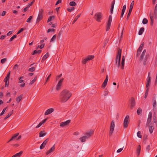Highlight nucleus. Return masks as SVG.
Returning <instances> with one entry per match:
<instances>
[{
  "mask_svg": "<svg viewBox=\"0 0 157 157\" xmlns=\"http://www.w3.org/2000/svg\"><path fill=\"white\" fill-rule=\"evenodd\" d=\"M71 92L69 90H63L59 94L60 101L61 103H65L71 98Z\"/></svg>",
  "mask_w": 157,
  "mask_h": 157,
  "instance_id": "nucleus-1",
  "label": "nucleus"
},
{
  "mask_svg": "<svg viewBox=\"0 0 157 157\" xmlns=\"http://www.w3.org/2000/svg\"><path fill=\"white\" fill-rule=\"evenodd\" d=\"M150 17L151 19V24L152 25L154 22V17L155 18H157V4H156L155 6L153 16V13L151 12L149 14Z\"/></svg>",
  "mask_w": 157,
  "mask_h": 157,
  "instance_id": "nucleus-2",
  "label": "nucleus"
},
{
  "mask_svg": "<svg viewBox=\"0 0 157 157\" xmlns=\"http://www.w3.org/2000/svg\"><path fill=\"white\" fill-rule=\"evenodd\" d=\"M121 49H120L119 48L116 59V63L118 67H119L120 66V62L121 59Z\"/></svg>",
  "mask_w": 157,
  "mask_h": 157,
  "instance_id": "nucleus-3",
  "label": "nucleus"
},
{
  "mask_svg": "<svg viewBox=\"0 0 157 157\" xmlns=\"http://www.w3.org/2000/svg\"><path fill=\"white\" fill-rule=\"evenodd\" d=\"M129 116L127 115L125 117L123 122V127L124 128H126L128 126L129 122Z\"/></svg>",
  "mask_w": 157,
  "mask_h": 157,
  "instance_id": "nucleus-4",
  "label": "nucleus"
},
{
  "mask_svg": "<svg viewBox=\"0 0 157 157\" xmlns=\"http://www.w3.org/2000/svg\"><path fill=\"white\" fill-rule=\"evenodd\" d=\"M115 127V121L113 120L112 121L110 128L109 135L111 136L113 132Z\"/></svg>",
  "mask_w": 157,
  "mask_h": 157,
  "instance_id": "nucleus-5",
  "label": "nucleus"
},
{
  "mask_svg": "<svg viewBox=\"0 0 157 157\" xmlns=\"http://www.w3.org/2000/svg\"><path fill=\"white\" fill-rule=\"evenodd\" d=\"M44 13V10L43 9H41L39 11V14L38 15L36 22H39L40 20L42 19L43 17V13Z\"/></svg>",
  "mask_w": 157,
  "mask_h": 157,
  "instance_id": "nucleus-6",
  "label": "nucleus"
},
{
  "mask_svg": "<svg viewBox=\"0 0 157 157\" xmlns=\"http://www.w3.org/2000/svg\"><path fill=\"white\" fill-rule=\"evenodd\" d=\"M144 42H143L140 45L139 48L137 49L136 54V56L138 57L140 55L142 50L143 49L144 46Z\"/></svg>",
  "mask_w": 157,
  "mask_h": 157,
  "instance_id": "nucleus-7",
  "label": "nucleus"
},
{
  "mask_svg": "<svg viewBox=\"0 0 157 157\" xmlns=\"http://www.w3.org/2000/svg\"><path fill=\"white\" fill-rule=\"evenodd\" d=\"M10 71L7 74L6 77L5 78V79H4V81L5 82V87L8 86L9 82V78H10Z\"/></svg>",
  "mask_w": 157,
  "mask_h": 157,
  "instance_id": "nucleus-8",
  "label": "nucleus"
},
{
  "mask_svg": "<svg viewBox=\"0 0 157 157\" xmlns=\"http://www.w3.org/2000/svg\"><path fill=\"white\" fill-rule=\"evenodd\" d=\"M95 19L98 22L100 21L102 17V14L101 13H98L95 15Z\"/></svg>",
  "mask_w": 157,
  "mask_h": 157,
  "instance_id": "nucleus-9",
  "label": "nucleus"
},
{
  "mask_svg": "<svg viewBox=\"0 0 157 157\" xmlns=\"http://www.w3.org/2000/svg\"><path fill=\"white\" fill-rule=\"evenodd\" d=\"M94 131L93 130H90L85 133V136L87 139L90 137L93 134Z\"/></svg>",
  "mask_w": 157,
  "mask_h": 157,
  "instance_id": "nucleus-10",
  "label": "nucleus"
},
{
  "mask_svg": "<svg viewBox=\"0 0 157 157\" xmlns=\"http://www.w3.org/2000/svg\"><path fill=\"white\" fill-rule=\"evenodd\" d=\"M63 79H61L59 82L58 84H57L56 87V90H59L61 88L62 86V82L63 81Z\"/></svg>",
  "mask_w": 157,
  "mask_h": 157,
  "instance_id": "nucleus-11",
  "label": "nucleus"
},
{
  "mask_svg": "<svg viewBox=\"0 0 157 157\" xmlns=\"http://www.w3.org/2000/svg\"><path fill=\"white\" fill-rule=\"evenodd\" d=\"M130 107L132 109L135 105L136 102L135 100L133 98H132L130 100Z\"/></svg>",
  "mask_w": 157,
  "mask_h": 157,
  "instance_id": "nucleus-12",
  "label": "nucleus"
},
{
  "mask_svg": "<svg viewBox=\"0 0 157 157\" xmlns=\"http://www.w3.org/2000/svg\"><path fill=\"white\" fill-rule=\"evenodd\" d=\"M152 116V113L151 112H150L148 114V117L146 124V126H147L151 122V120Z\"/></svg>",
  "mask_w": 157,
  "mask_h": 157,
  "instance_id": "nucleus-13",
  "label": "nucleus"
},
{
  "mask_svg": "<svg viewBox=\"0 0 157 157\" xmlns=\"http://www.w3.org/2000/svg\"><path fill=\"white\" fill-rule=\"evenodd\" d=\"M71 122L70 120H68L65 122H62L60 123V126L61 127H64L69 124Z\"/></svg>",
  "mask_w": 157,
  "mask_h": 157,
  "instance_id": "nucleus-14",
  "label": "nucleus"
},
{
  "mask_svg": "<svg viewBox=\"0 0 157 157\" xmlns=\"http://www.w3.org/2000/svg\"><path fill=\"white\" fill-rule=\"evenodd\" d=\"M152 106H153V109L154 111H155L156 110V107L157 106V103L156 100L155 99H153L152 100Z\"/></svg>",
  "mask_w": 157,
  "mask_h": 157,
  "instance_id": "nucleus-15",
  "label": "nucleus"
},
{
  "mask_svg": "<svg viewBox=\"0 0 157 157\" xmlns=\"http://www.w3.org/2000/svg\"><path fill=\"white\" fill-rule=\"evenodd\" d=\"M54 111V109L53 108H50L48 109L45 112L44 115H48L53 112Z\"/></svg>",
  "mask_w": 157,
  "mask_h": 157,
  "instance_id": "nucleus-16",
  "label": "nucleus"
},
{
  "mask_svg": "<svg viewBox=\"0 0 157 157\" xmlns=\"http://www.w3.org/2000/svg\"><path fill=\"white\" fill-rule=\"evenodd\" d=\"M150 73H149L147 77V81L146 82V87L147 88H148V86L150 84L151 82V77L150 76Z\"/></svg>",
  "mask_w": 157,
  "mask_h": 157,
  "instance_id": "nucleus-17",
  "label": "nucleus"
},
{
  "mask_svg": "<svg viewBox=\"0 0 157 157\" xmlns=\"http://www.w3.org/2000/svg\"><path fill=\"white\" fill-rule=\"evenodd\" d=\"M55 149V145H54L48 151L46 152V154L48 155V154L54 151Z\"/></svg>",
  "mask_w": 157,
  "mask_h": 157,
  "instance_id": "nucleus-18",
  "label": "nucleus"
},
{
  "mask_svg": "<svg viewBox=\"0 0 157 157\" xmlns=\"http://www.w3.org/2000/svg\"><path fill=\"white\" fill-rule=\"evenodd\" d=\"M125 59L124 56H122V58L121 63V69H123L124 67V62Z\"/></svg>",
  "mask_w": 157,
  "mask_h": 157,
  "instance_id": "nucleus-19",
  "label": "nucleus"
},
{
  "mask_svg": "<svg viewBox=\"0 0 157 157\" xmlns=\"http://www.w3.org/2000/svg\"><path fill=\"white\" fill-rule=\"evenodd\" d=\"M146 50L145 49H144L143 50V52H142V54H141V55L140 56V60L142 61L143 60V59L144 56V55L146 53Z\"/></svg>",
  "mask_w": 157,
  "mask_h": 157,
  "instance_id": "nucleus-20",
  "label": "nucleus"
},
{
  "mask_svg": "<svg viewBox=\"0 0 157 157\" xmlns=\"http://www.w3.org/2000/svg\"><path fill=\"white\" fill-rule=\"evenodd\" d=\"M47 119L46 118L43 120L42 121L40 122L39 124L36 127V128H38L40 127L42 124H44L45 122H46V121L47 120Z\"/></svg>",
  "mask_w": 157,
  "mask_h": 157,
  "instance_id": "nucleus-21",
  "label": "nucleus"
},
{
  "mask_svg": "<svg viewBox=\"0 0 157 157\" xmlns=\"http://www.w3.org/2000/svg\"><path fill=\"white\" fill-rule=\"evenodd\" d=\"M23 151H21L19 153H16L15 154L13 155L11 157H20Z\"/></svg>",
  "mask_w": 157,
  "mask_h": 157,
  "instance_id": "nucleus-22",
  "label": "nucleus"
},
{
  "mask_svg": "<svg viewBox=\"0 0 157 157\" xmlns=\"http://www.w3.org/2000/svg\"><path fill=\"white\" fill-rule=\"evenodd\" d=\"M140 150H141L140 145H139L138 146L137 149V153L138 156H139L140 153Z\"/></svg>",
  "mask_w": 157,
  "mask_h": 157,
  "instance_id": "nucleus-23",
  "label": "nucleus"
},
{
  "mask_svg": "<svg viewBox=\"0 0 157 157\" xmlns=\"http://www.w3.org/2000/svg\"><path fill=\"white\" fill-rule=\"evenodd\" d=\"M46 134V133L44 131H41L39 133V137H43Z\"/></svg>",
  "mask_w": 157,
  "mask_h": 157,
  "instance_id": "nucleus-24",
  "label": "nucleus"
},
{
  "mask_svg": "<svg viewBox=\"0 0 157 157\" xmlns=\"http://www.w3.org/2000/svg\"><path fill=\"white\" fill-rule=\"evenodd\" d=\"M134 4V1H133L132 2H131V3L130 4L129 11H130V12L132 11Z\"/></svg>",
  "mask_w": 157,
  "mask_h": 157,
  "instance_id": "nucleus-25",
  "label": "nucleus"
},
{
  "mask_svg": "<svg viewBox=\"0 0 157 157\" xmlns=\"http://www.w3.org/2000/svg\"><path fill=\"white\" fill-rule=\"evenodd\" d=\"M144 28H143V27L141 28L140 29L139 31V32H138L139 35H141L143 34V33L144 32Z\"/></svg>",
  "mask_w": 157,
  "mask_h": 157,
  "instance_id": "nucleus-26",
  "label": "nucleus"
},
{
  "mask_svg": "<svg viewBox=\"0 0 157 157\" xmlns=\"http://www.w3.org/2000/svg\"><path fill=\"white\" fill-rule=\"evenodd\" d=\"M49 57V55L48 53H47L45 55H44L41 61H44L46 59Z\"/></svg>",
  "mask_w": 157,
  "mask_h": 157,
  "instance_id": "nucleus-27",
  "label": "nucleus"
},
{
  "mask_svg": "<svg viewBox=\"0 0 157 157\" xmlns=\"http://www.w3.org/2000/svg\"><path fill=\"white\" fill-rule=\"evenodd\" d=\"M19 133H16L14 134L12 137V139H13V140H17V136H18Z\"/></svg>",
  "mask_w": 157,
  "mask_h": 157,
  "instance_id": "nucleus-28",
  "label": "nucleus"
},
{
  "mask_svg": "<svg viewBox=\"0 0 157 157\" xmlns=\"http://www.w3.org/2000/svg\"><path fill=\"white\" fill-rule=\"evenodd\" d=\"M87 139L85 136H83L80 138L79 139L82 142H84L86 141V140Z\"/></svg>",
  "mask_w": 157,
  "mask_h": 157,
  "instance_id": "nucleus-29",
  "label": "nucleus"
},
{
  "mask_svg": "<svg viewBox=\"0 0 157 157\" xmlns=\"http://www.w3.org/2000/svg\"><path fill=\"white\" fill-rule=\"evenodd\" d=\"M13 111L9 113L4 118V120H6L10 117L13 114Z\"/></svg>",
  "mask_w": 157,
  "mask_h": 157,
  "instance_id": "nucleus-30",
  "label": "nucleus"
},
{
  "mask_svg": "<svg viewBox=\"0 0 157 157\" xmlns=\"http://www.w3.org/2000/svg\"><path fill=\"white\" fill-rule=\"evenodd\" d=\"M41 52V50H35L33 52L32 54L34 55L36 54H40V53Z\"/></svg>",
  "mask_w": 157,
  "mask_h": 157,
  "instance_id": "nucleus-31",
  "label": "nucleus"
},
{
  "mask_svg": "<svg viewBox=\"0 0 157 157\" xmlns=\"http://www.w3.org/2000/svg\"><path fill=\"white\" fill-rule=\"evenodd\" d=\"M22 96L21 95L16 98V101L17 103H19L20 101L22 98Z\"/></svg>",
  "mask_w": 157,
  "mask_h": 157,
  "instance_id": "nucleus-32",
  "label": "nucleus"
},
{
  "mask_svg": "<svg viewBox=\"0 0 157 157\" xmlns=\"http://www.w3.org/2000/svg\"><path fill=\"white\" fill-rule=\"evenodd\" d=\"M80 14H78L75 17L72 22V24H74L76 21L80 17Z\"/></svg>",
  "mask_w": 157,
  "mask_h": 157,
  "instance_id": "nucleus-33",
  "label": "nucleus"
},
{
  "mask_svg": "<svg viewBox=\"0 0 157 157\" xmlns=\"http://www.w3.org/2000/svg\"><path fill=\"white\" fill-rule=\"evenodd\" d=\"M154 127L152 126H150L149 127V130L150 133H152L153 132Z\"/></svg>",
  "mask_w": 157,
  "mask_h": 157,
  "instance_id": "nucleus-34",
  "label": "nucleus"
},
{
  "mask_svg": "<svg viewBox=\"0 0 157 157\" xmlns=\"http://www.w3.org/2000/svg\"><path fill=\"white\" fill-rule=\"evenodd\" d=\"M142 109L140 108H139L137 110V113H138V114L139 115H140L142 113Z\"/></svg>",
  "mask_w": 157,
  "mask_h": 157,
  "instance_id": "nucleus-35",
  "label": "nucleus"
},
{
  "mask_svg": "<svg viewBox=\"0 0 157 157\" xmlns=\"http://www.w3.org/2000/svg\"><path fill=\"white\" fill-rule=\"evenodd\" d=\"M54 16H50L48 19L47 22H49L52 21V19L54 18Z\"/></svg>",
  "mask_w": 157,
  "mask_h": 157,
  "instance_id": "nucleus-36",
  "label": "nucleus"
},
{
  "mask_svg": "<svg viewBox=\"0 0 157 157\" xmlns=\"http://www.w3.org/2000/svg\"><path fill=\"white\" fill-rule=\"evenodd\" d=\"M37 77H35L29 83V85H31L33 84L36 80L37 79Z\"/></svg>",
  "mask_w": 157,
  "mask_h": 157,
  "instance_id": "nucleus-37",
  "label": "nucleus"
},
{
  "mask_svg": "<svg viewBox=\"0 0 157 157\" xmlns=\"http://www.w3.org/2000/svg\"><path fill=\"white\" fill-rule=\"evenodd\" d=\"M110 25L111 23H107L106 27V30L107 31H108L109 30L110 27Z\"/></svg>",
  "mask_w": 157,
  "mask_h": 157,
  "instance_id": "nucleus-38",
  "label": "nucleus"
},
{
  "mask_svg": "<svg viewBox=\"0 0 157 157\" xmlns=\"http://www.w3.org/2000/svg\"><path fill=\"white\" fill-rule=\"evenodd\" d=\"M87 59L88 61L92 60L94 58V56L93 55L89 56L87 57Z\"/></svg>",
  "mask_w": 157,
  "mask_h": 157,
  "instance_id": "nucleus-39",
  "label": "nucleus"
},
{
  "mask_svg": "<svg viewBox=\"0 0 157 157\" xmlns=\"http://www.w3.org/2000/svg\"><path fill=\"white\" fill-rule=\"evenodd\" d=\"M56 35H54L51 39V42H53L55 41L56 39Z\"/></svg>",
  "mask_w": 157,
  "mask_h": 157,
  "instance_id": "nucleus-40",
  "label": "nucleus"
},
{
  "mask_svg": "<svg viewBox=\"0 0 157 157\" xmlns=\"http://www.w3.org/2000/svg\"><path fill=\"white\" fill-rule=\"evenodd\" d=\"M32 18L33 16H30L27 19L26 21L29 23H30Z\"/></svg>",
  "mask_w": 157,
  "mask_h": 157,
  "instance_id": "nucleus-41",
  "label": "nucleus"
},
{
  "mask_svg": "<svg viewBox=\"0 0 157 157\" xmlns=\"http://www.w3.org/2000/svg\"><path fill=\"white\" fill-rule=\"evenodd\" d=\"M69 5L71 6H75L76 5V4L75 2L72 1L70 2Z\"/></svg>",
  "mask_w": 157,
  "mask_h": 157,
  "instance_id": "nucleus-42",
  "label": "nucleus"
},
{
  "mask_svg": "<svg viewBox=\"0 0 157 157\" xmlns=\"http://www.w3.org/2000/svg\"><path fill=\"white\" fill-rule=\"evenodd\" d=\"M148 88H147L145 93V95H144V98H146L147 97V96L148 95Z\"/></svg>",
  "mask_w": 157,
  "mask_h": 157,
  "instance_id": "nucleus-43",
  "label": "nucleus"
},
{
  "mask_svg": "<svg viewBox=\"0 0 157 157\" xmlns=\"http://www.w3.org/2000/svg\"><path fill=\"white\" fill-rule=\"evenodd\" d=\"M148 21L145 18H144L143 20L142 23L144 24H146L147 23Z\"/></svg>",
  "mask_w": 157,
  "mask_h": 157,
  "instance_id": "nucleus-44",
  "label": "nucleus"
},
{
  "mask_svg": "<svg viewBox=\"0 0 157 157\" xmlns=\"http://www.w3.org/2000/svg\"><path fill=\"white\" fill-rule=\"evenodd\" d=\"M17 37V35H14L12 37H11L10 39L9 40V41L11 42L14 39L16 38Z\"/></svg>",
  "mask_w": 157,
  "mask_h": 157,
  "instance_id": "nucleus-45",
  "label": "nucleus"
},
{
  "mask_svg": "<svg viewBox=\"0 0 157 157\" xmlns=\"http://www.w3.org/2000/svg\"><path fill=\"white\" fill-rule=\"evenodd\" d=\"M35 67H32L30 68H29V71L31 72H33L35 71Z\"/></svg>",
  "mask_w": 157,
  "mask_h": 157,
  "instance_id": "nucleus-46",
  "label": "nucleus"
},
{
  "mask_svg": "<svg viewBox=\"0 0 157 157\" xmlns=\"http://www.w3.org/2000/svg\"><path fill=\"white\" fill-rule=\"evenodd\" d=\"M112 21V17L111 15L109 16L108 21V23H111Z\"/></svg>",
  "mask_w": 157,
  "mask_h": 157,
  "instance_id": "nucleus-47",
  "label": "nucleus"
},
{
  "mask_svg": "<svg viewBox=\"0 0 157 157\" xmlns=\"http://www.w3.org/2000/svg\"><path fill=\"white\" fill-rule=\"evenodd\" d=\"M25 29V28H22L21 29L17 32L16 35H17L20 33L21 32H22Z\"/></svg>",
  "mask_w": 157,
  "mask_h": 157,
  "instance_id": "nucleus-48",
  "label": "nucleus"
},
{
  "mask_svg": "<svg viewBox=\"0 0 157 157\" xmlns=\"http://www.w3.org/2000/svg\"><path fill=\"white\" fill-rule=\"evenodd\" d=\"M75 9V8L74 7H70L67 9V10L69 12H71Z\"/></svg>",
  "mask_w": 157,
  "mask_h": 157,
  "instance_id": "nucleus-49",
  "label": "nucleus"
},
{
  "mask_svg": "<svg viewBox=\"0 0 157 157\" xmlns=\"http://www.w3.org/2000/svg\"><path fill=\"white\" fill-rule=\"evenodd\" d=\"M88 61V60L87 58H86V59H84L83 60V61L82 62V63L83 64H85Z\"/></svg>",
  "mask_w": 157,
  "mask_h": 157,
  "instance_id": "nucleus-50",
  "label": "nucleus"
},
{
  "mask_svg": "<svg viewBox=\"0 0 157 157\" xmlns=\"http://www.w3.org/2000/svg\"><path fill=\"white\" fill-rule=\"evenodd\" d=\"M7 108H4L1 113L0 114V116H2L3 114L5 113V112Z\"/></svg>",
  "mask_w": 157,
  "mask_h": 157,
  "instance_id": "nucleus-51",
  "label": "nucleus"
},
{
  "mask_svg": "<svg viewBox=\"0 0 157 157\" xmlns=\"http://www.w3.org/2000/svg\"><path fill=\"white\" fill-rule=\"evenodd\" d=\"M137 136L140 138H141L142 137V136L141 135V132L140 131H138L137 132Z\"/></svg>",
  "mask_w": 157,
  "mask_h": 157,
  "instance_id": "nucleus-52",
  "label": "nucleus"
},
{
  "mask_svg": "<svg viewBox=\"0 0 157 157\" xmlns=\"http://www.w3.org/2000/svg\"><path fill=\"white\" fill-rule=\"evenodd\" d=\"M156 117L155 116V113H154L153 117V120L154 123H156L157 122Z\"/></svg>",
  "mask_w": 157,
  "mask_h": 157,
  "instance_id": "nucleus-53",
  "label": "nucleus"
},
{
  "mask_svg": "<svg viewBox=\"0 0 157 157\" xmlns=\"http://www.w3.org/2000/svg\"><path fill=\"white\" fill-rule=\"evenodd\" d=\"M109 92V91L105 89L104 92V95L105 96H107Z\"/></svg>",
  "mask_w": 157,
  "mask_h": 157,
  "instance_id": "nucleus-54",
  "label": "nucleus"
},
{
  "mask_svg": "<svg viewBox=\"0 0 157 157\" xmlns=\"http://www.w3.org/2000/svg\"><path fill=\"white\" fill-rule=\"evenodd\" d=\"M45 145H44V144H43L42 143L40 145V149H43L45 147Z\"/></svg>",
  "mask_w": 157,
  "mask_h": 157,
  "instance_id": "nucleus-55",
  "label": "nucleus"
},
{
  "mask_svg": "<svg viewBox=\"0 0 157 157\" xmlns=\"http://www.w3.org/2000/svg\"><path fill=\"white\" fill-rule=\"evenodd\" d=\"M6 61V58H4L2 59L1 60V62L3 64Z\"/></svg>",
  "mask_w": 157,
  "mask_h": 157,
  "instance_id": "nucleus-56",
  "label": "nucleus"
},
{
  "mask_svg": "<svg viewBox=\"0 0 157 157\" xmlns=\"http://www.w3.org/2000/svg\"><path fill=\"white\" fill-rule=\"evenodd\" d=\"M107 84V83L104 82H103L102 85V87L103 88H105Z\"/></svg>",
  "mask_w": 157,
  "mask_h": 157,
  "instance_id": "nucleus-57",
  "label": "nucleus"
},
{
  "mask_svg": "<svg viewBox=\"0 0 157 157\" xmlns=\"http://www.w3.org/2000/svg\"><path fill=\"white\" fill-rule=\"evenodd\" d=\"M55 30V29H48L47 31V32L48 33H49L50 32H54Z\"/></svg>",
  "mask_w": 157,
  "mask_h": 157,
  "instance_id": "nucleus-58",
  "label": "nucleus"
},
{
  "mask_svg": "<svg viewBox=\"0 0 157 157\" xmlns=\"http://www.w3.org/2000/svg\"><path fill=\"white\" fill-rule=\"evenodd\" d=\"M23 78V77L21 76L20 77V78H19V82L20 83H22L23 82V80L22 79H21V78Z\"/></svg>",
  "mask_w": 157,
  "mask_h": 157,
  "instance_id": "nucleus-59",
  "label": "nucleus"
},
{
  "mask_svg": "<svg viewBox=\"0 0 157 157\" xmlns=\"http://www.w3.org/2000/svg\"><path fill=\"white\" fill-rule=\"evenodd\" d=\"M48 139H47L46 140H45L43 142V144H44L45 145H46L47 143H48Z\"/></svg>",
  "mask_w": 157,
  "mask_h": 157,
  "instance_id": "nucleus-60",
  "label": "nucleus"
},
{
  "mask_svg": "<svg viewBox=\"0 0 157 157\" xmlns=\"http://www.w3.org/2000/svg\"><path fill=\"white\" fill-rule=\"evenodd\" d=\"M108 75H106V78L105 79V80H104V82H106V83H107V82H108Z\"/></svg>",
  "mask_w": 157,
  "mask_h": 157,
  "instance_id": "nucleus-61",
  "label": "nucleus"
},
{
  "mask_svg": "<svg viewBox=\"0 0 157 157\" xmlns=\"http://www.w3.org/2000/svg\"><path fill=\"white\" fill-rule=\"evenodd\" d=\"M62 32L61 31H59L57 35V37L59 39L60 38L61 36V35L62 34Z\"/></svg>",
  "mask_w": 157,
  "mask_h": 157,
  "instance_id": "nucleus-62",
  "label": "nucleus"
},
{
  "mask_svg": "<svg viewBox=\"0 0 157 157\" xmlns=\"http://www.w3.org/2000/svg\"><path fill=\"white\" fill-rule=\"evenodd\" d=\"M126 8V6L125 5H124L123 7V8H122V12H125Z\"/></svg>",
  "mask_w": 157,
  "mask_h": 157,
  "instance_id": "nucleus-63",
  "label": "nucleus"
},
{
  "mask_svg": "<svg viewBox=\"0 0 157 157\" xmlns=\"http://www.w3.org/2000/svg\"><path fill=\"white\" fill-rule=\"evenodd\" d=\"M33 2H34V1H33V2H31V3H29L27 5V6L29 8L33 4Z\"/></svg>",
  "mask_w": 157,
  "mask_h": 157,
  "instance_id": "nucleus-64",
  "label": "nucleus"
}]
</instances>
